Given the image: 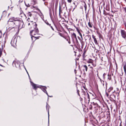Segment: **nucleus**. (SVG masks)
<instances>
[{"label":"nucleus","instance_id":"obj_1","mask_svg":"<svg viewBox=\"0 0 126 126\" xmlns=\"http://www.w3.org/2000/svg\"><path fill=\"white\" fill-rule=\"evenodd\" d=\"M34 30H33L30 31V35L31 36L32 39V41H34L36 39L39 38V36H37L39 35L38 33L39 32L38 28L37 27V24L35 23L33 25Z\"/></svg>","mask_w":126,"mask_h":126},{"label":"nucleus","instance_id":"obj_2","mask_svg":"<svg viewBox=\"0 0 126 126\" xmlns=\"http://www.w3.org/2000/svg\"><path fill=\"white\" fill-rule=\"evenodd\" d=\"M10 24L13 26H11L10 27H9L11 29L14 28V25H16V26L18 27V28L19 29H21L23 27L24 23L22 21L20 20L16 19L15 20L14 22H11Z\"/></svg>","mask_w":126,"mask_h":126},{"label":"nucleus","instance_id":"obj_3","mask_svg":"<svg viewBox=\"0 0 126 126\" xmlns=\"http://www.w3.org/2000/svg\"><path fill=\"white\" fill-rule=\"evenodd\" d=\"M30 82L31 85L33 88V89L35 90H36L37 88H41L42 90L44 93H46L48 96V94L46 90L47 87L46 86H41V87H40L38 86V85H37L36 84L33 83L32 82L30 81Z\"/></svg>","mask_w":126,"mask_h":126},{"label":"nucleus","instance_id":"obj_4","mask_svg":"<svg viewBox=\"0 0 126 126\" xmlns=\"http://www.w3.org/2000/svg\"><path fill=\"white\" fill-rule=\"evenodd\" d=\"M119 93L120 91H119V89L117 88L116 91L115 90H114V91L112 92V94L110 95V98L112 100L115 101L116 96H118L119 95Z\"/></svg>","mask_w":126,"mask_h":126},{"label":"nucleus","instance_id":"obj_5","mask_svg":"<svg viewBox=\"0 0 126 126\" xmlns=\"http://www.w3.org/2000/svg\"><path fill=\"white\" fill-rule=\"evenodd\" d=\"M12 64L13 66H15L16 67L20 68V62L18 61H14L13 63Z\"/></svg>","mask_w":126,"mask_h":126},{"label":"nucleus","instance_id":"obj_6","mask_svg":"<svg viewBox=\"0 0 126 126\" xmlns=\"http://www.w3.org/2000/svg\"><path fill=\"white\" fill-rule=\"evenodd\" d=\"M17 39L16 38H15L14 39H12L11 42V44L12 46L13 47H15L16 46Z\"/></svg>","mask_w":126,"mask_h":126},{"label":"nucleus","instance_id":"obj_7","mask_svg":"<svg viewBox=\"0 0 126 126\" xmlns=\"http://www.w3.org/2000/svg\"><path fill=\"white\" fill-rule=\"evenodd\" d=\"M121 35L122 37L125 39L126 38V32L125 30H121Z\"/></svg>","mask_w":126,"mask_h":126},{"label":"nucleus","instance_id":"obj_8","mask_svg":"<svg viewBox=\"0 0 126 126\" xmlns=\"http://www.w3.org/2000/svg\"><path fill=\"white\" fill-rule=\"evenodd\" d=\"M46 109L47 110L48 113V125L49 126V109L50 108V107L49 105L47 104Z\"/></svg>","mask_w":126,"mask_h":126},{"label":"nucleus","instance_id":"obj_9","mask_svg":"<svg viewBox=\"0 0 126 126\" xmlns=\"http://www.w3.org/2000/svg\"><path fill=\"white\" fill-rule=\"evenodd\" d=\"M81 67L82 68L83 71H84V73H85V70L86 72H87V71L88 67L86 65H82L81 66Z\"/></svg>","mask_w":126,"mask_h":126},{"label":"nucleus","instance_id":"obj_10","mask_svg":"<svg viewBox=\"0 0 126 126\" xmlns=\"http://www.w3.org/2000/svg\"><path fill=\"white\" fill-rule=\"evenodd\" d=\"M16 19L14 17H11V18H10L9 19V20L8 21V22H10V24L11 22H14L15 20Z\"/></svg>","mask_w":126,"mask_h":126},{"label":"nucleus","instance_id":"obj_11","mask_svg":"<svg viewBox=\"0 0 126 126\" xmlns=\"http://www.w3.org/2000/svg\"><path fill=\"white\" fill-rule=\"evenodd\" d=\"M123 24L124 26V29L125 30H126V21L123 18Z\"/></svg>","mask_w":126,"mask_h":126},{"label":"nucleus","instance_id":"obj_12","mask_svg":"<svg viewBox=\"0 0 126 126\" xmlns=\"http://www.w3.org/2000/svg\"><path fill=\"white\" fill-rule=\"evenodd\" d=\"M94 41L95 44L96 45H97L99 47V48L100 49L101 47L98 45V43L97 42V40L96 38L95 39H94Z\"/></svg>","mask_w":126,"mask_h":126},{"label":"nucleus","instance_id":"obj_13","mask_svg":"<svg viewBox=\"0 0 126 126\" xmlns=\"http://www.w3.org/2000/svg\"><path fill=\"white\" fill-rule=\"evenodd\" d=\"M113 88L112 87H110L108 89L107 91L108 93H110L112 90H113Z\"/></svg>","mask_w":126,"mask_h":126},{"label":"nucleus","instance_id":"obj_14","mask_svg":"<svg viewBox=\"0 0 126 126\" xmlns=\"http://www.w3.org/2000/svg\"><path fill=\"white\" fill-rule=\"evenodd\" d=\"M3 48L2 46V47L1 48H0V57L1 56L2 54V52Z\"/></svg>","mask_w":126,"mask_h":126},{"label":"nucleus","instance_id":"obj_15","mask_svg":"<svg viewBox=\"0 0 126 126\" xmlns=\"http://www.w3.org/2000/svg\"><path fill=\"white\" fill-rule=\"evenodd\" d=\"M88 66L90 68V70L91 72H93V67L92 66H91L90 64H89L88 65Z\"/></svg>","mask_w":126,"mask_h":126},{"label":"nucleus","instance_id":"obj_16","mask_svg":"<svg viewBox=\"0 0 126 126\" xmlns=\"http://www.w3.org/2000/svg\"><path fill=\"white\" fill-rule=\"evenodd\" d=\"M72 37L73 38L76 39V36L75 33L73 32L72 34Z\"/></svg>","mask_w":126,"mask_h":126},{"label":"nucleus","instance_id":"obj_17","mask_svg":"<svg viewBox=\"0 0 126 126\" xmlns=\"http://www.w3.org/2000/svg\"><path fill=\"white\" fill-rule=\"evenodd\" d=\"M93 62V61L91 59H90L89 60H88L87 61V63L91 64Z\"/></svg>","mask_w":126,"mask_h":126},{"label":"nucleus","instance_id":"obj_18","mask_svg":"<svg viewBox=\"0 0 126 126\" xmlns=\"http://www.w3.org/2000/svg\"><path fill=\"white\" fill-rule=\"evenodd\" d=\"M123 68L124 69V72L125 73H126V63H125V64L123 66Z\"/></svg>","mask_w":126,"mask_h":126},{"label":"nucleus","instance_id":"obj_19","mask_svg":"<svg viewBox=\"0 0 126 126\" xmlns=\"http://www.w3.org/2000/svg\"><path fill=\"white\" fill-rule=\"evenodd\" d=\"M108 79L109 80H110L111 79V75L108 74Z\"/></svg>","mask_w":126,"mask_h":126},{"label":"nucleus","instance_id":"obj_20","mask_svg":"<svg viewBox=\"0 0 126 126\" xmlns=\"http://www.w3.org/2000/svg\"><path fill=\"white\" fill-rule=\"evenodd\" d=\"M73 4L75 5V7L74 9V10L75 8L77 7V2L76 1H74L73 3Z\"/></svg>","mask_w":126,"mask_h":126},{"label":"nucleus","instance_id":"obj_21","mask_svg":"<svg viewBox=\"0 0 126 126\" xmlns=\"http://www.w3.org/2000/svg\"><path fill=\"white\" fill-rule=\"evenodd\" d=\"M84 6L85 8V11H86L87 9V6L85 2H84Z\"/></svg>","mask_w":126,"mask_h":126},{"label":"nucleus","instance_id":"obj_22","mask_svg":"<svg viewBox=\"0 0 126 126\" xmlns=\"http://www.w3.org/2000/svg\"><path fill=\"white\" fill-rule=\"evenodd\" d=\"M20 15L22 17L23 16H24L25 17L26 16V15L23 12L21 13L20 14Z\"/></svg>","mask_w":126,"mask_h":126},{"label":"nucleus","instance_id":"obj_23","mask_svg":"<svg viewBox=\"0 0 126 126\" xmlns=\"http://www.w3.org/2000/svg\"><path fill=\"white\" fill-rule=\"evenodd\" d=\"M88 25L89 27L90 28L92 27V26L91 24V23L90 22H89L88 23Z\"/></svg>","mask_w":126,"mask_h":126},{"label":"nucleus","instance_id":"obj_24","mask_svg":"<svg viewBox=\"0 0 126 126\" xmlns=\"http://www.w3.org/2000/svg\"><path fill=\"white\" fill-rule=\"evenodd\" d=\"M92 66L93 67H94L96 66V64L95 63H94L93 62L91 63Z\"/></svg>","mask_w":126,"mask_h":126},{"label":"nucleus","instance_id":"obj_25","mask_svg":"<svg viewBox=\"0 0 126 126\" xmlns=\"http://www.w3.org/2000/svg\"><path fill=\"white\" fill-rule=\"evenodd\" d=\"M106 10L108 11H109L110 8L108 6H107L106 8Z\"/></svg>","mask_w":126,"mask_h":126},{"label":"nucleus","instance_id":"obj_26","mask_svg":"<svg viewBox=\"0 0 126 126\" xmlns=\"http://www.w3.org/2000/svg\"><path fill=\"white\" fill-rule=\"evenodd\" d=\"M27 15L28 17H31L32 16V14L30 12H29L27 14Z\"/></svg>","mask_w":126,"mask_h":126},{"label":"nucleus","instance_id":"obj_27","mask_svg":"<svg viewBox=\"0 0 126 126\" xmlns=\"http://www.w3.org/2000/svg\"><path fill=\"white\" fill-rule=\"evenodd\" d=\"M45 23L47 24V25L49 26H50L51 24H49L48 21H46L45 22Z\"/></svg>","mask_w":126,"mask_h":126},{"label":"nucleus","instance_id":"obj_28","mask_svg":"<svg viewBox=\"0 0 126 126\" xmlns=\"http://www.w3.org/2000/svg\"><path fill=\"white\" fill-rule=\"evenodd\" d=\"M100 80L101 81V83L103 84V86H104V81L101 80V79H100Z\"/></svg>","mask_w":126,"mask_h":126},{"label":"nucleus","instance_id":"obj_29","mask_svg":"<svg viewBox=\"0 0 126 126\" xmlns=\"http://www.w3.org/2000/svg\"><path fill=\"white\" fill-rule=\"evenodd\" d=\"M25 5L27 7H29L30 6V5L29 3L26 4L25 2Z\"/></svg>","mask_w":126,"mask_h":126},{"label":"nucleus","instance_id":"obj_30","mask_svg":"<svg viewBox=\"0 0 126 126\" xmlns=\"http://www.w3.org/2000/svg\"><path fill=\"white\" fill-rule=\"evenodd\" d=\"M106 74L104 73L103 75V78L104 79H105V76L106 75Z\"/></svg>","mask_w":126,"mask_h":126},{"label":"nucleus","instance_id":"obj_31","mask_svg":"<svg viewBox=\"0 0 126 126\" xmlns=\"http://www.w3.org/2000/svg\"><path fill=\"white\" fill-rule=\"evenodd\" d=\"M87 94L88 95L87 98H88V103H89L90 101V96L88 93H87Z\"/></svg>","mask_w":126,"mask_h":126},{"label":"nucleus","instance_id":"obj_32","mask_svg":"<svg viewBox=\"0 0 126 126\" xmlns=\"http://www.w3.org/2000/svg\"><path fill=\"white\" fill-rule=\"evenodd\" d=\"M66 40L68 41V43L69 44H70V39L69 38H68L67 39H66Z\"/></svg>","mask_w":126,"mask_h":126},{"label":"nucleus","instance_id":"obj_33","mask_svg":"<svg viewBox=\"0 0 126 126\" xmlns=\"http://www.w3.org/2000/svg\"><path fill=\"white\" fill-rule=\"evenodd\" d=\"M85 52H84L83 53V55H82V56H83V58H84L85 57Z\"/></svg>","mask_w":126,"mask_h":126},{"label":"nucleus","instance_id":"obj_34","mask_svg":"<svg viewBox=\"0 0 126 126\" xmlns=\"http://www.w3.org/2000/svg\"><path fill=\"white\" fill-rule=\"evenodd\" d=\"M75 27L77 31L78 32H79V29L78 28V27H76L75 26Z\"/></svg>","mask_w":126,"mask_h":126},{"label":"nucleus","instance_id":"obj_35","mask_svg":"<svg viewBox=\"0 0 126 126\" xmlns=\"http://www.w3.org/2000/svg\"><path fill=\"white\" fill-rule=\"evenodd\" d=\"M105 84H106V90H107V82L105 81Z\"/></svg>","mask_w":126,"mask_h":126},{"label":"nucleus","instance_id":"obj_36","mask_svg":"<svg viewBox=\"0 0 126 126\" xmlns=\"http://www.w3.org/2000/svg\"><path fill=\"white\" fill-rule=\"evenodd\" d=\"M106 95L108 97L109 96V94L106 92Z\"/></svg>","mask_w":126,"mask_h":126},{"label":"nucleus","instance_id":"obj_37","mask_svg":"<svg viewBox=\"0 0 126 126\" xmlns=\"http://www.w3.org/2000/svg\"><path fill=\"white\" fill-rule=\"evenodd\" d=\"M92 37L94 39H95L96 38H95V36H94V35H92Z\"/></svg>","mask_w":126,"mask_h":126},{"label":"nucleus","instance_id":"obj_38","mask_svg":"<svg viewBox=\"0 0 126 126\" xmlns=\"http://www.w3.org/2000/svg\"><path fill=\"white\" fill-rule=\"evenodd\" d=\"M24 66V68H25V69L26 70V72H27V74H28V75L29 77V79H31L30 78V77L29 75V74H28V72L27 71V70L26 69V68H25V67Z\"/></svg>","mask_w":126,"mask_h":126},{"label":"nucleus","instance_id":"obj_39","mask_svg":"<svg viewBox=\"0 0 126 126\" xmlns=\"http://www.w3.org/2000/svg\"><path fill=\"white\" fill-rule=\"evenodd\" d=\"M72 0H67L68 2L69 3H71L72 1Z\"/></svg>","mask_w":126,"mask_h":126},{"label":"nucleus","instance_id":"obj_40","mask_svg":"<svg viewBox=\"0 0 126 126\" xmlns=\"http://www.w3.org/2000/svg\"><path fill=\"white\" fill-rule=\"evenodd\" d=\"M96 32L97 33V34L99 35H100L101 34L99 32H98L97 31Z\"/></svg>","mask_w":126,"mask_h":126},{"label":"nucleus","instance_id":"obj_41","mask_svg":"<svg viewBox=\"0 0 126 126\" xmlns=\"http://www.w3.org/2000/svg\"><path fill=\"white\" fill-rule=\"evenodd\" d=\"M61 7L60 5V6H59V13H60V11H61Z\"/></svg>","mask_w":126,"mask_h":126},{"label":"nucleus","instance_id":"obj_42","mask_svg":"<svg viewBox=\"0 0 126 126\" xmlns=\"http://www.w3.org/2000/svg\"><path fill=\"white\" fill-rule=\"evenodd\" d=\"M79 35H80V36L81 37V38H82V35L81 34V33H80V34H79Z\"/></svg>","mask_w":126,"mask_h":126},{"label":"nucleus","instance_id":"obj_43","mask_svg":"<svg viewBox=\"0 0 126 126\" xmlns=\"http://www.w3.org/2000/svg\"><path fill=\"white\" fill-rule=\"evenodd\" d=\"M92 106L91 105H90V107H89V108L90 109H92Z\"/></svg>","mask_w":126,"mask_h":126},{"label":"nucleus","instance_id":"obj_44","mask_svg":"<svg viewBox=\"0 0 126 126\" xmlns=\"http://www.w3.org/2000/svg\"><path fill=\"white\" fill-rule=\"evenodd\" d=\"M50 27L51 28V29H52V30H53V31H54V29L52 27V26H50Z\"/></svg>","mask_w":126,"mask_h":126},{"label":"nucleus","instance_id":"obj_45","mask_svg":"<svg viewBox=\"0 0 126 126\" xmlns=\"http://www.w3.org/2000/svg\"><path fill=\"white\" fill-rule=\"evenodd\" d=\"M80 101H81L82 100V99L80 97Z\"/></svg>","mask_w":126,"mask_h":126},{"label":"nucleus","instance_id":"obj_46","mask_svg":"<svg viewBox=\"0 0 126 126\" xmlns=\"http://www.w3.org/2000/svg\"><path fill=\"white\" fill-rule=\"evenodd\" d=\"M92 104L93 105H97V104H96V103H94V102H93V103H92Z\"/></svg>","mask_w":126,"mask_h":126},{"label":"nucleus","instance_id":"obj_47","mask_svg":"<svg viewBox=\"0 0 126 126\" xmlns=\"http://www.w3.org/2000/svg\"><path fill=\"white\" fill-rule=\"evenodd\" d=\"M30 19V18L29 17H28V19H27V20L29 22V20Z\"/></svg>","mask_w":126,"mask_h":126},{"label":"nucleus","instance_id":"obj_48","mask_svg":"<svg viewBox=\"0 0 126 126\" xmlns=\"http://www.w3.org/2000/svg\"><path fill=\"white\" fill-rule=\"evenodd\" d=\"M76 39V42H78V40L77 39V38H76V39Z\"/></svg>","mask_w":126,"mask_h":126},{"label":"nucleus","instance_id":"obj_49","mask_svg":"<svg viewBox=\"0 0 126 126\" xmlns=\"http://www.w3.org/2000/svg\"><path fill=\"white\" fill-rule=\"evenodd\" d=\"M79 90H77V93H79Z\"/></svg>","mask_w":126,"mask_h":126},{"label":"nucleus","instance_id":"obj_50","mask_svg":"<svg viewBox=\"0 0 126 126\" xmlns=\"http://www.w3.org/2000/svg\"><path fill=\"white\" fill-rule=\"evenodd\" d=\"M78 32L79 33V34H80V33H81L79 31V32Z\"/></svg>","mask_w":126,"mask_h":126},{"label":"nucleus","instance_id":"obj_51","mask_svg":"<svg viewBox=\"0 0 126 126\" xmlns=\"http://www.w3.org/2000/svg\"><path fill=\"white\" fill-rule=\"evenodd\" d=\"M78 95L79 96H80V94L79 93H78Z\"/></svg>","mask_w":126,"mask_h":126},{"label":"nucleus","instance_id":"obj_52","mask_svg":"<svg viewBox=\"0 0 126 126\" xmlns=\"http://www.w3.org/2000/svg\"><path fill=\"white\" fill-rule=\"evenodd\" d=\"M75 73H76V70H75Z\"/></svg>","mask_w":126,"mask_h":126},{"label":"nucleus","instance_id":"obj_53","mask_svg":"<svg viewBox=\"0 0 126 126\" xmlns=\"http://www.w3.org/2000/svg\"><path fill=\"white\" fill-rule=\"evenodd\" d=\"M48 96H49L48 95ZM49 97H52V96H49Z\"/></svg>","mask_w":126,"mask_h":126},{"label":"nucleus","instance_id":"obj_54","mask_svg":"<svg viewBox=\"0 0 126 126\" xmlns=\"http://www.w3.org/2000/svg\"><path fill=\"white\" fill-rule=\"evenodd\" d=\"M28 25H30V23H29L28 24Z\"/></svg>","mask_w":126,"mask_h":126},{"label":"nucleus","instance_id":"obj_55","mask_svg":"<svg viewBox=\"0 0 126 126\" xmlns=\"http://www.w3.org/2000/svg\"><path fill=\"white\" fill-rule=\"evenodd\" d=\"M46 0H43L44 1H45Z\"/></svg>","mask_w":126,"mask_h":126},{"label":"nucleus","instance_id":"obj_56","mask_svg":"<svg viewBox=\"0 0 126 126\" xmlns=\"http://www.w3.org/2000/svg\"><path fill=\"white\" fill-rule=\"evenodd\" d=\"M34 38H33V40H34Z\"/></svg>","mask_w":126,"mask_h":126},{"label":"nucleus","instance_id":"obj_57","mask_svg":"<svg viewBox=\"0 0 126 126\" xmlns=\"http://www.w3.org/2000/svg\"><path fill=\"white\" fill-rule=\"evenodd\" d=\"M90 65H91V66H92V64H91L90 63Z\"/></svg>","mask_w":126,"mask_h":126},{"label":"nucleus","instance_id":"obj_58","mask_svg":"<svg viewBox=\"0 0 126 126\" xmlns=\"http://www.w3.org/2000/svg\"><path fill=\"white\" fill-rule=\"evenodd\" d=\"M78 38L79 39L80 38V37H78Z\"/></svg>","mask_w":126,"mask_h":126},{"label":"nucleus","instance_id":"obj_59","mask_svg":"<svg viewBox=\"0 0 126 126\" xmlns=\"http://www.w3.org/2000/svg\"><path fill=\"white\" fill-rule=\"evenodd\" d=\"M105 11L104 10V12Z\"/></svg>","mask_w":126,"mask_h":126},{"label":"nucleus","instance_id":"obj_60","mask_svg":"<svg viewBox=\"0 0 126 126\" xmlns=\"http://www.w3.org/2000/svg\"><path fill=\"white\" fill-rule=\"evenodd\" d=\"M84 52H85V53L86 52V51H84Z\"/></svg>","mask_w":126,"mask_h":126},{"label":"nucleus","instance_id":"obj_61","mask_svg":"<svg viewBox=\"0 0 126 126\" xmlns=\"http://www.w3.org/2000/svg\"><path fill=\"white\" fill-rule=\"evenodd\" d=\"M0 65L1 66H2L1 65H0Z\"/></svg>","mask_w":126,"mask_h":126},{"label":"nucleus","instance_id":"obj_62","mask_svg":"<svg viewBox=\"0 0 126 126\" xmlns=\"http://www.w3.org/2000/svg\"><path fill=\"white\" fill-rule=\"evenodd\" d=\"M98 50V51H99L100 50L99 49V50Z\"/></svg>","mask_w":126,"mask_h":126}]
</instances>
